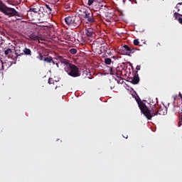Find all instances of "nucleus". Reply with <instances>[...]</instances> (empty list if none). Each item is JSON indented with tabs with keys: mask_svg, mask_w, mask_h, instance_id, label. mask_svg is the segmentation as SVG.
<instances>
[{
	"mask_svg": "<svg viewBox=\"0 0 182 182\" xmlns=\"http://www.w3.org/2000/svg\"><path fill=\"white\" fill-rule=\"evenodd\" d=\"M136 102L141 110V112L144 114L145 117L148 119V120H151L152 117L154 116H165L167 114V107L166 106H161L159 108L156 107V102L151 100L149 102V108L146 105L140 97L137 96L135 97Z\"/></svg>",
	"mask_w": 182,
	"mask_h": 182,
	"instance_id": "f257e3e1",
	"label": "nucleus"
},
{
	"mask_svg": "<svg viewBox=\"0 0 182 182\" xmlns=\"http://www.w3.org/2000/svg\"><path fill=\"white\" fill-rule=\"evenodd\" d=\"M65 22L70 28H79L82 23L80 17L77 16H69L65 17Z\"/></svg>",
	"mask_w": 182,
	"mask_h": 182,
	"instance_id": "f03ea898",
	"label": "nucleus"
},
{
	"mask_svg": "<svg viewBox=\"0 0 182 182\" xmlns=\"http://www.w3.org/2000/svg\"><path fill=\"white\" fill-rule=\"evenodd\" d=\"M64 70L68 73L69 76L72 77H79L80 76V71H79V68L75 65L70 63L67 65L64 66Z\"/></svg>",
	"mask_w": 182,
	"mask_h": 182,
	"instance_id": "7ed1b4c3",
	"label": "nucleus"
},
{
	"mask_svg": "<svg viewBox=\"0 0 182 182\" xmlns=\"http://www.w3.org/2000/svg\"><path fill=\"white\" fill-rule=\"evenodd\" d=\"M81 12V16L84 18L86 23L92 24L94 23V22H96V19L93 16V13L91 11H89L85 9H82L80 10Z\"/></svg>",
	"mask_w": 182,
	"mask_h": 182,
	"instance_id": "20e7f679",
	"label": "nucleus"
},
{
	"mask_svg": "<svg viewBox=\"0 0 182 182\" xmlns=\"http://www.w3.org/2000/svg\"><path fill=\"white\" fill-rule=\"evenodd\" d=\"M1 12L4 14L6 16H9V18H12V16H18L19 18H22V14L16 11L15 9L10 8L6 6L1 11Z\"/></svg>",
	"mask_w": 182,
	"mask_h": 182,
	"instance_id": "39448f33",
	"label": "nucleus"
},
{
	"mask_svg": "<svg viewBox=\"0 0 182 182\" xmlns=\"http://www.w3.org/2000/svg\"><path fill=\"white\" fill-rule=\"evenodd\" d=\"M119 50L121 55H127V56H130V55L134 52V48H132L129 47V46L124 45L120 48Z\"/></svg>",
	"mask_w": 182,
	"mask_h": 182,
	"instance_id": "423d86ee",
	"label": "nucleus"
},
{
	"mask_svg": "<svg viewBox=\"0 0 182 182\" xmlns=\"http://www.w3.org/2000/svg\"><path fill=\"white\" fill-rule=\"evenodd\" d=\"M23 53H20V54H18L17 53H16V59H18L19 56H23V55H27L28 56H32V51L31 50V49L28 48H25L23 50Z\"/></svg>",
	"mask_w": 182,
	"mask_h": 182,
	"instance_id": "0eeeda50",
	"label": "nucleus"
},
{
	"mask_svg": "<svg viewBox=\"0 0 182 182\" xmlns=\"http://www.w3.org/2000/svg\"><path fill=\"white\" fill-rule=\"evenodd\" d=\"M56 60H59L60 63H63V65H65V66H68V65H70V61L63 58V57H62L61 55H58Z\"/></svg>",
	"mask_w": 182,
	"mask_h": 182,
	"instance_id": "6e6552de",
	"label": "nucleus"
},
{
	"mask_svg": "<svg viewBox=\"0 0 182 182\" xmlns=\"http://www.w3.org/2000/svg\"><path fill=\"white\" fill-rule=\"evenodd\" d=\"M96 32V30L89 28L87 29L86 35L88 36V38H93L95 37V33Z\"/></svg>",
	"mask_w": 182,
	"mask_h": 182,
	"instance_id": "1a4fd4ad",
	"label": "nucleus"
},
{
	"mask_svg": "<svg viewBox=\"0 0 182 182\" xmlns=\"http://www.w3.org/2000/svg\"><path fill=\"white\" fill-rule=\"evenodd\" d=\"M52 6H53L52 4H45L44 7H42V9H45L47 14H52Z\"/></svg>",
	"mask_w": 182,
	"mask_h": 182,
	"instance_id": "9d476101",
	"label": "nucleus"
},
{
	"mask_svg": "<svg viewBox=\"0 0 182 182\" xmlns=\"http://www.w3.org/2000/svg\"><path fill=\"white\" fill-rule=\"evenodd\" d=\"M173 17L178 20L179 23H181L182 25V14H180L177 13V11H175L173 14Z\"/></svg>",
	"mask_w": 182,
	"mask_h": 182,
	"instance_id": "9b49d317",
	"label": "nucleus"
},
{
	"mask_svg": "<svg viewBox=\"0 0 182 182\" xmlns=\"http://www.w3.org/2000/svg\"><path fill=\"white\" fill-rule=\"evenodd\" d=\"M29 38L31 41H43V39H42V38L36 36V34H35V33L30 34Z\"/></svg>",
	"mask_w": 182,
	"mask_h": 182,
	"instance_id": "f8f14e48",
	"label": "nucleus"
},
{
	"mask_svg": "<svg viewBox=\"0 0 182 182\" xmlns=\"http://www.w3.org/2000/svg\"><path fill=\"white\" fill-rule=\"evenodd\" d=\"M131 82L133 83V85H137V83L140 82V78H139V75H134L133 78H131Z\"/></svg>",
	"mask_w": 182,
	"mask_h": 182,
	"instance_id": "ddd939ff",
	"label": "nucleus"
},
{
	"mask_svg": "<svg viewBox=\"0 0 182 182\" xmlns=\"http://www.w3.org/2000/svg\"><path fill=\"white\" fill-rule=\"evenodd\" d=\"M12 52V49L11 48H7L6 50H4V55L6 56H9L11 55V53Z\"/></svg>",
	"mask_w": 182,
	"mask_h": 182,
	"instance_id": "4468645a",
	"label": "nucleus"
},
{
	"mask_svg": "<svg viewBox=\"0 0 182 182\" xmlns=\"http://www.w3.org/2000/svg\"><path fill=\"white\" fill-rule=\"evenodd\" d=\"M52 57H46L44 58L43 60L44 62H46L47 63H52Z\"/></svg>",
	"mask_w": 182,
	"mask_h": 182,
	"instance_id": "2eb2a0df",
	"label": "nucleus"
},
{
	"mask_svg": "<svg viewBox=\"0 0 182 182\" xmlns=\"http://www.w3.org/2000/svg\"><path fill=\"white\" fill-rule=\"evenodd\" d=\"M105 65H112V59L110 58H105Z\"/></svg>",
	"mask_w": 182,
	"mask_h": 182,
	"instance_id": "dca6fc26",
	"label": "nucleus"
},
{
	"mask_svg": "<svg viewBox=\"0 0 182 182\" xmlns=\"http://www.w3.org/2000/svg\"><path fill=\"white\" fill-rule=\"evenodd\" d=\"M70 53L71 55H76V53H77V50H76V48H71Z\"/></svg>",
	"mask_w": 182,
	"mask_h": 182,
	"instance_id": "f3484780",
	"label": "nucleus"
},
{
	"mask_svg": "<svg viewBox=\"0 0 182 182\" xmlns=\"http://www.w3.org/2000/svg\"><path fill=\"white\" fill-rule=\"evenodd\" d=\"M6 6L5 4L0 0V12L4 9V8Z\"/></svg>",
	"mask_w": 182,
	"mask_h": 182,
	"instance_id": "a211bd4d",
	"label": "nucleus"
},
{
	"mask_svg": "<svg viewBox=\"0 0 182 182\" xmlns=\"http://www.w3.org/2000/svg\"><path fill=\"white\" fill-rule=\"evenodd\" d=\"M107 70L110 72V75H114V73H113V68L107 67Z\"/></svg>",
	"mask_w": 182,
	"mask_h": 182,
	"instance_id": "6ab92c4d",
	"label": "nucleus"
},
{
	"mask_svg": "<svg viewBox=\"0 0 182 182\" xmlns=\"http://www.w3.org/2000/svg\"><path fill=\"white\" fill-rule=\"evenodd\" d=\"M139 43H140V42L139 41V39L134 40V45L135 46H139Z\"/></svg>",
	"mask_w": 182,
	"mask_h": 182,
	"instance_id": "aec40b11",
	"label": "nucleus"
},
{
	"mask_svg": "<svg viewBox=\"0 0 182 182\" xmlns=\"http://www.w3.org/2000/svg\"><path fill=\"white\" fill-rule=\"evenodd\" d=\"M96 0H88L87 5L89 6H91V5H93V2H95Z\"/></svg>",
	"mask_w": 182,
	"mask_h": 182,
	"instance_id": "412c9836",
	"label": "nucleus"
},
{
	"mask_svg": "<svg viewBox=\"0 0 182 182\" xmlns=\"http://www.w3.org/2000/svg\"><path fill=\"white\" fill-rule=\"evenodd\" d=\"M30 11H31V12H34V14H38V9H35V8H31V9H30Z\"/></svg>",
	"mask_w": 182,
	"mask_h": 182,
	"instance_id": "4be33fe9",
	"label": "nucleus"
},
{
	"mask_svg": "<svg viewBox=\"0 0 182 182\" xmlns=\"http://www.w3.org/2000/svg\"><path fill=\"white\" fill-rule=\"evenodd\" d=\"M38 59H39V60H43L45 58H43V55H42V54L40 53L39 56L38 57Z\"/></svg>",
	"mask_w": 182,
	"mask_h": 182,
	"instance_id": "5701e85b",
	"label": "nucleus"
},
{
	"mask_svg": "<svg viewBox=\"0 0 182 182\" xmlns=\"http://www.w3.org/2000/svg\"><path fill=\"white\" fill-rule=\"evenodd\" d=\"M48 83H49V85H53V83H54L53 78H49Z\"/></svg>",
	"mask_w": 182,
	"mask_h": 182,
	"instance_id": "b1692460",
	"label": "nucleus"
},
{
	"mask_svg": "<svg viewBox=\"0 0 182 182\" xmlns=\"http://www.w3.org/2000/svg\"><path fill=\"white\" fill-rule=\"evenodd\" d=\"M171 112H176V106L173 105L172 108H169Z\"/></svg>",
	"mask_w": 182,
	"mask_h": 182,
	"instance_id": "393cba45",
	"label": "nucleus"
},
{
	"mask_svg": "<svg viewBox=\"0 0 182 182\" xmlns=\"http://www.w3.org/2000/svg\"><path fill=\"white\" fill-rule=\"evenodd\" d=\"M176 9H177V12H180V7L178 6V4L176 5Z\"/></svg>",
	"mask_w": 182,
	"mask_h": 182,
	"instance_id": "a878e982",
	"label": "nucleus"
},
{
	"mask_svg": "<svg viewBox=\"0 0 182 182\" xmlns=\"http://www.w3.org/2000/svg\"><path fill=\"white\" fill-rule=\"evenodd\" d=\"M41 21H43L45 18V14H42V16H41Z\"/></svg>",
	"mask_w": 182,
	"mask_h": 182,
	"instance_id": "bb28decb",
	"label": "nucleus"
},
{
	"mask_svg": "<svg viewBox=\"0 0 182 182\" xmlns=\"http://www.w3.org/2000/svg\"><path fill=\"white\" fill-rule=\"evenodd\" d=\"M176 99H177V95H173V103L176 102Z\"/></svg>",
	"mask_w": 182,
	"mask_h": 182,
	"instance_id": "cd10ccee",
	"label": "nucleus"
},
{
	"mask_svg": "<svg viewBox=\"0 0 182 182\" xmlns=\"http://www.w3.org/2000/svg\"><path fill=\"white\" fill-rule=\"evenodd\" d=\"M136 70H140V65H137V66L136 67Z\"/></svg>",
	"mask_w": 182,
	"mask_h": 182,
	"instance_id": "c85d7f7f",
	"label": "nucleus"
},
{
	"mask_svg": "<svg viewBox=\"0 0 182 182\" xmlns=\"http://www.w3.org/2000/svg\"><path fill=\"white\" fill-rule=\"evenodd\" d=\"M51 63H53V65H56V62H55V61L53 60V58H52V62H51Z\"/></svg>",
	"mask_w": 182,
	"mask_h": 182,
	"instance_id": "c756f323",
	"label": "nucleus"
},
{
	"mask_svg": "<svg viewBox=\"0 0 182 182\" xmlns=\"http://www.w3.org/2000/svg\"><path fill=\"white\" fill-rule=\"evenodd\" d=\"M55 65H56L57 68H59V63H56Z\"/></svg>",
	"mask_w": 182,
	"mask_h": 182,
	"instance_id": "7c9ffc66",
	"label": "nucleus"
},
{
	"mask_svg": "<svg viewBox=\"0 0 182 182\" xmlns=\"http://www.w3.org/2000/svg\"><path fill=\"white\" fill-rule=\"evenodd\" d=\"M178 5H182V3L181 2V3H178Z\"/></svg>",
	"mask_w": 182,
	"mask_h": 182,
	"instance_id": "2f4dec72",
	"label": "nucleus"
},
{
	"mask_svg": "<svg viewBox=\"0 0 182 182\" xmlns=\"http://www.w3.org/2000/svg\"><path fill=\"white\" fill-rule=\"evenodd\" d=\"M124 139H127L128 137H129V136H124Z\"/></svg>",
	"mask_w": 182,
	"mask_h": 182,
	"instance_id": "473e14b6",
	"label": "nucleus"
},
{
	"mask_svg": "<svg viewBox=\"0 0 182 182\" xmlns=\"http://www.w3.org/2000/svg\"><path fill=\"white\" fill-rule=\"evenodd\" d=\"M168 107H170V103H168Z\"/></svg>",
	"mask_w": 182,
	"mask_h": 182,
	"instance_id": "72a5a7b5",
	"label": "nucleus"
},
{
	"mask_svg": "<svg viewBox=\"0 0 182 182\" xmlns=\"http://www.w3.org/2000/svg\"><path fill=\"white\" fill-rule=\"evenodd\" d=\"M2 69H4V65H1Z\"/></svg>",
	"mask_w": 182,
	"mask_h": 182,
	"instance_id": "f704fd0d",
	"label": "nucleus"
},
{
	"mask_svg": "<svg viewBox=\"0 0 182 182\" xmlns=\"http://www.w3.org/2000/svg\"><path fill=\"white\" fill-rule=\"evenodd\" d=\"M55 89H58V86L55 87Z\"/></svg>",
	"mask_w": 182,
	"mask_h": 182,
	"instance_id": "c9c22d12",
	"label": "nucleus"
}]
</instances>
